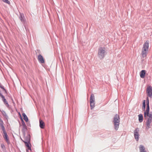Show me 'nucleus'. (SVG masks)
I'll return each instance as SVG.
<instances>
[{"instance_id":"10","label":"nucleus","mask_w":152,"mask_h":152,"mask_svg":"<svg viewBox=\"0 0 152 152\" xmlns=\"http://www.w3.org/2000/svg\"><path fill=\"white\" fill-rule=\"evenodd\" d=\"M4 124L3 121L1 119H0V126L1 128L3 133L6 132L5 127L4 126Z\"/></svg>"},{"instance_id":"13","label":"nucleus","mask_w":152,"mask_h":152,"mask_svg":"<svg viewBox=\"0 0 152 152\" xmlns=\"http://www.w3.org/2000/svg\"><path fill=\"white\" fill-rule=\"evenodd\" d=\"M19 18L22 22H24L25 21V19L23 13H20Z\"/></svg>"},{"instance_id":"18","label":"nucleus","mask_w":152,"mask_h":152,"mask_svg":"<svg viewBox=\"0 0 152 152\" xmlns=\"http://www.w3.org/2000/svg\"><path fill=\"white\" fill-rule=\"evenodd\" d=\"M1 113L4 118L7 120L8 118V116L6 113L5 112L4 110H2V111H1Z\"/></svg>"},{"instance_id":"9","label":"nucleus","mask_w":152,"mask_h":152,"mask_svg":"<svg viewBox=\"0 0 152 152\" xmlns=\"http://www.w3.org/2000/svg\"><path fill=\"white\" fill-rule=\"evenodd\" d=\"M38 60L40 63L43 64L45 62V61L42 56L40 54L38 56Z\"/></svg>"},{"instance_id":"29","label":"nucleus","mask_w":152,"mask_h":152,"mask_svg":"<svg viewBox=\"0 0 152 152\" xmlns=\"http://www.w3.org/2000/svg\"><path fill=\"white\" fill-rule=\"evenodd\" d=\"M151 121H146V124H151Z\"/></svg>"},{"instance_id":"19","label":"nucleus","mask_w":152,"mask_h":152,"mask_svg":"<svg viewBox=\"0 0 152 152\" xmlns=\"http://www.w3.org/2000/svg\"><path fill=\"white\" fill-rule=\"evenodd\" d=\"M139 121L141 123L142 121L143 117V115L141 114H140L138 115Z\"/></svg>"},{"instance_id":"22","label":"nucleus","mask_w":152,"mask_h":152,"mask_svg":"<svg viewBox=\"0 0 152 152\" xmlns=\"http://www.w3.org/2000/svg\"><path fill=\"white\" fill-rule=\"evenodd\" d=\"M152 118V112H150V113H148V114H146V116Z\"/></svg>"},{"instance_id":"17","label":"nucleus","mask_w":152,"mask_h":152,"mask_svg":"<svg viewBox=\"0 0 152 152\" xmlns=\"http://www.w3.org/2000/svg\"><path fill=\"white\" fill-rule=\"evenodd\" d=\"M45 123L43 121L40 119L39 120V126L40 128L43 129L45 127Z\"/></svg>"},{"instance_id":"30","label":"nucleus","mask_w":152,"mask_h":152,"mask_svg":"<svg viewBox=\"0 0 152 152\" xmlns=\"http://www.w3.org/2000/svg\"><path fill=\"white\" fill-rule=\"evenodd\" d=\"M145 105H142V110L144 111L145 110Z\"/></svg>"},{"instance_id":"2","label":"nucleus","mask_w":152,"mask_h":152,"mask_svg":"<svg viewBox=\"0 0 152 152\" xmlns=\"http://www.w3.org/2000/svg\"><path fill=\"white\" fill-rule=\"evenodd\" d=\"M120 122V118L118 114H116L113 118V122L114 126V128L116 130L118 129L119 128Z\"/></svg>"},{"instance_id":"1","label":"nucleus","mask_w":152,"mask_h":152,"mask_svg":"<svg viewBox=\"0 0 152 152\" xmlns=\"http://www.w3.org/2000/svg\"><path fill=\"white\" fill-rule=\"evenodd\" d=\"M149 41L147 40L144 44L141 53L142 56L144 58L146 56L149 48Z\"/></svg>"},{"instance_id":"15","label":"nucleus","mask_w":152,"mask_h":152,"mask_svg":"<svg viewBox=\"0 0 152 152\" xmlns=\"http://www.w3.org/2000/svg\"><path fill=\"white\" fill-rule=\"evenodd\" d=\"M145 70H142L140 73V77L142 78H144L145 75Z\"/></svg>"},{"instance_id":"12","label":"nucleus","mask_w":152,"mask_h":152,"mask_svg":"<svg viewBox=\"0 0 152 152\" xmlns=\"http://www.w3.org/2000/svg\"><path fill=\"white\" fill-rule=\"evenodd\" d=\"M3 133L4 134L3 135L4 138L7 143H9V140L8 138V135L6 132Z\"/></svg>"},{"instance_id":"21","label":"nucleus","mask_w":152,"mask_h":152,"mask_svg":"<svg viewBox=\"0 0 152 152\" xmlns=\"http://www.w3.org/2000/svg\"><path fill=\"white\" fill-rule=\"evenodd\" d=\"M22 116L24 120L26 122H28V118L26 114L25 113H23L22 114Z\"/></svg>"},{"instance_id":"20","label":"nucleus","mask_w":152,"mask_h":152,"mask_svg":"<svg viewBox=\"0 0 152 152\" xmlns=\"http://www.w3.org/2000/svg\"><path fill=\"white\" fill-rule=\"evenodd\" d=\"M149 107H147L145 111L144 112V116L145 117H146V114H148L149 112Z\"/></svg>"},{"instance_id":"4","label":"nucleus","mask_w":152,"mask_h":152,"mask_svg":"<svg viewBox=\"0 0 152 152\" xmlns=\"http://www.w3.org/2000/svg\"><path fill=\"white\" fill-rule=\"evenodd\" d=\"M90 103L91 109H92L95 107V98L94 95L92 94L90 97Z\"/></svg>"},{"instance_id":"14","label":"nucleus","mask_w":152,"mask_h":152,"mask_svg":"<svg viewBox=\"0 0 152 152\" xmlns=\"http://www.w3.org/2000/svg\"><path fill=\"white\" fill-rule=\"evenodd\" d=\"M24 142L25 145L28 148V150H27V152H29V150L30 151H31V148L29 145V142Z\"/></svg>"},{"instance_id":"23","label":"nucleus","mask_w":152,"mask_h":152,"mask_svg":"<svg viewBox=\"0 0 152 152\" xmlns=\"http://www.w3.org/2000/svg\"><path fill=\"white\" fill-rule=\"evenodd\" d=\"M146 119H147V121H152V118H151V117H148V116H146Z\"/></svg>"},{"instance_id":"6","label":"nucleus","mask_w":152,"mask_h":152,"mask_svg":"<svg viewBox=\"0 0 152 152\" xmlns=\"http://www.w3.org/2000/svg\"><path fill=\"white\" fill-rule=\"evenodd\" d=\"M146 93L147 96L150 97L152 98V87L151 86L147 87L146 89Z\"/></svg>"},{"instance_id":"24","label":"nucleus","mask_w":152,"mask_h":152,"mask_svg":"<svg viewBox=\"0 0 152 152\" xmlns=\"http://www.w3.org/2000/svg\"><path fill=\"white\" fill-rule=\"evenodd\" d=\"M146 105L147 106V107H149V99L148 97H147L146 99Z\"/></svg>"},{"instance_id":"31","label":"nucleus","mask_w":152,"mask_h":152,"mask_svg":"<svg viewBox=\"0 0 152 152\" xmlns=\"http://www.w3.org/2000/svg\"><path fill=\"white\" fill-rule=\"evenodd\" d=\"M6 106L7 107H9V104H8V103H7V104H5Z\"/></svg>"},{"instance_id":"3","label":"nucleus","mask_w":152,"mask_h":152,"mask_svg":"<svg viewBox=\"0 0 152 152\" xmlns=\"http://www.w3.org/2000/svg\"><path fill=\"white\" fill-rule=\"evenodd\" d=\"M106 54L105 48L104 47H100L98 49V56L100 59L103 58Z\"/></svg>"},{"instance_id":"28","label":"nucleus","mask_w":152,"mask_h":152,"mask_svg":"<svg viewBox=\"0 0 152 152\" xmlns=\"http://www.w3.org/2000/svg\"><path fill=\"white\" fill-rule=\"evenodd\" d=\"M142 105L145 106V100H144L142 102Z\"/></svg>"},{"instance_id":"8","label":"nucleus","mask_w":152,"mask_h":152,"mask_svg":"<svg viewBox=\"0 0 152 152\" xmlns=\"http://www.w3.org/2000/svg\"><path fill=\"white\" fill-rule=\"evenodd\" d=\"M24 136V139L23 140L21 138V140L23 142H30V136L29 134H28L26 136H25V134H23Z\"/></svg>"},{"instance_id":"27","label":"nucleus","mask_w":152,"mask_h":152,"mask_svg":"<svg viewBox=\"0 0 152 152\" xmlns=\"http://www.w3.org/2000/svg\"><path fill=\"white\" fill-rule=\"evenodd\" d=\"M146 125L147 126L146 128L147 129H148L151 127V125H150V124H146Z\"/></svg>"},{"instance_id":"16","label":"nucleus","mask_w":152,"mask_h":152,"mask_svg":"<svg viewBox=\"0 0 152 152\" xmlns=\"http://www.w3.org/2000/svg\"><path fill=\"white\" fill-rule=\"evenodd\" d=\"M139 150L140 152H144L146 151L145 147L142 145H140Z\"/></svg>"},{"instance_id":"33","label":"nucleus","mask_w":152,"mask_h":152,"mask_svg":"<svg viewBox=\"0 0 152 152\" xmlns=\"http://www.w3.org/2000/svg\"><path fill=\"white\" fill-rule=\"evenodd\" d=\"M1 146H2V148H3V146H2V145H1Z\"/></svg>"},{"instance_id":"5","label":"nucleus","mask_w":152,"mask_h":152,"mask_svg":"<svg viewBox=\"0 0 152 152\" xmlns=\"http://www.w3.org/2000/svg\"><path fill=\"white\" fill-rule=\"evenodd\" d=\"M139 129L138 128H136L135 129L134 131V136L135 139L136 141H138L139 138Z\"/></svg>"},{"instance_id":"7","label":"nucleus","mask_w":152,"mask_h":152,"mask_svg":"<svg viewBox=\"0 0 152 152\" xmlns=\"http://www.w3.org/2000/svg\"><path fill=\"white\" fill-rule=\"evenodd\" d=\"M21 117V123L22 124V125L23 126V128L22 129V132L23 133V134H25V132L26 131L27 129V126L25 124L24 121L23 119Z\"/></svg>"},{"instance_id":"32","label":"nucleus","mask_w":152,"mask_h":152,"mask_svg":"<svg viewBox=\"0 0 152 152\" xmlns=\"http://www.w3.org/2000/svg\"><path fill=\"white\" fill-rule=\"evenodd\" d=\"M147 152V151L146 150L145 152Z\"/></svg>"},{"instance_id":"25","label":"nucleus","mask_w":152,"mask_h":152,"mask_svg":"<svg viewBox=\"0 0 152 152\" xmlns=\"http://www.w3.org/2000/svg\"><path fill=\"white\" fill-rule=\"evenodd\" d=\"M3 2L9 4H10V1L8 0H2Z\"/></svg>"},{"instance_id":"11","label":"nucleus","mask_w":152,"mask_h":152,"mask_svg":"<svg viewBox=\"0 0 152 152\" xmlns=\"http://www.w3.org/2000/svg\"><path fill=\"white\" fill-rule=\"evenodd\" d=\"M4 124L3 121L1 119H0V126L1 128L3 133L6 132L5 127L4 126Z\"/></svg>"},{"instance_id":"26","label":"nucleus","mask_w":152,"mask_h":152,"mask_svg":"<svg viewBox=\"0 0 152 152\" xmlns=\"http://www.w3.org/2000/svg\"><path fill=\"white\" fill-rule=\"evenodd\" d=\"M0 87L3 90V91H4L5 93H6V89L4 88V87L3 86L1 85L0 86Z\"/></svg>"}]
</instances>
